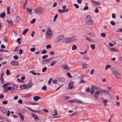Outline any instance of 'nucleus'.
<instances>
[{"mask_svg": "<svg viewBox=\"0 0 122 122\" xmlns=\"http://www.w3.org/2000/svg\"><path fill=\"white\" fill-rule=\"evenodd\" d=\"M53 34L51 29L48 28L45 34L46 37L48 40H50L52 38Z\"/></svg>", "mask_w": 122, "mask_h": 122, "instance_id": "obj_1", "label": "nucleus"}, {"mask_svg": "<svg viewBox=\"0 0 122 122\" xmlns=\"http://www.w3.org/2000/svg\"><path fill=\"white\" fill-rule=\"evenodd\" d=\"M85 22L88 25H92L93 24V22L91 16L88 15L86 17L85 20Z\"/></svg>", "mask_w": 122, "mask_h": 122, "instance_id": "obj_2", "label": "nucleus"}, {"mask_svg": "<svg viewBox=\"0 0 122 122\" xmlns=\"http://www.w3.org/2000/svg\"><path fill=\"white\" fill-rule=\"evenodd\" d=\"M64 35H62L59 36L56 38L55 41V42L56 43H58L60 41H61L64 38Z\"/></svg>", "mask_w": 122, "mask_h": 122, "instance_id": "obj_3", "label": "nucleus"}, {"mask_svg": "<svg viewBox=\"0 0 122 122\" xmlns=\"http://www.w3.org/2000/svg\"><path fill=\"white\" fill-rule=\"evenodd\" d=\"M100 93L103 95H107L109 93V91L105 90H102L100 91Z\"/></svg>", "mask_w": 122, "mask_h": 122, "instance_id": "obj_4", "label": "nucleus"}, {"mask_svg": "<svg viewBox=\"0 0 122 122\" xmlns=\"http://www.w3.org/2000/svg\"><path fill=\"white\" fill-rule=\"evenodd\" d=\"M74 84L73 81H71L70 82L68 85V89L71 90L74 88L73 85Z\"/></svg>", "mask_w": 122, "mask_h": 122, "instance_id": "obj_5", "label": "nucleus"}, {"mask_svg": "<svg viewBox=\"0 0 122 122\" xmlns=\"http://www.w3.org/2000/svg\"><path fill=\"white\" fill-rule=\"evenodd\" d=\"M99 95V92L98 91L96 92L94 96V99L95 100L97 101V100L98 97Z\"/></svg>", "mask_w": 122, "mask_h": 122, "instance_id": "obj_6", "label": "nucleus"}, {"mask_svg": "<svg viewBox=\"0 0 122 122\" xmlns=\"http://www.w3.org/2000/svg\"><path fill=\"white\" fill-rule=\"evenodd\" d=\"M52 57H51L50 58L47 59L43 60L42 61V63L43 64H45L51 61V60L52 59Z\"/></svg>", "mask_w": 122, "mask_h": 122, "instance_id": "obj_7", "label": "nucleus"}, {"mask_svg": "<svg viewBox=\"0 0 122 122\" xmlns=\"http://www.w3.org/2000/svg\"><path fill=\"white\" fill-rule=\"evenodd\" d=\"M32 82H31V81H30L29 83L27 84L26 85V88H25V89H27L29 88L32 86Z\"/></svg>", "mask_w": 122, "mask_h": 122, "instance_id": "obj_8", "label": "nucleus"}, {"mask_svg": "<svg viewBox=\"0 0 122 122\" xmlns=\"http://www.w3.org/2000/svg\"><path fill=\"white\" fill-rule=\"evenodd\" d=\"M10 64L14 66H16L18 65V63L16 61H12L10 63Z\"/></svg>", "mask_w": 122, "mask_h": 122, "instance_id": "obj_9", "label": "nucleus"}, {"mask_svg": "<svg viewBox=\"0 0 122 122\" xmlns=\"http://www.w3.org/2000/svg\"><path fill=\"white\" fill-rule=\"evenodd\" d=\"M62 67L66 71H69L70 69L69 67L67 65H64Z\"/></svg>", "mask_w": 122, "mask_h": 122, "instance_id": "obj_10", "label": "nucleus"}, {"mask_svg": "<svg viewBox=\"0 0 122 122\" xmlns=\"http://www.w3.org/2000/svg\"><path fill=\"white\" fill-rule=\"evenodd\" d=\"M0 110L1 112L4 114H5L6 113V110L3 107L0 108Z\"/></svg>", "mask_w": 122, "mask_h": 122, "instance_id": "obj_11", "label": "nucleus"}, {"mask_svg": "<svg viewBox=\"0 0 122 122\" xmlns=\"http://www.w3.org/2000/svg\"><path fill=\"white\" fill-rule=\"evenodd\" d=\"M64 42L67 43L69 42H70V38H64L63 40Z\"/></svg>", "mask_w": 122, "mask_h": 122, "instance_id": "obj_12", "label": "nucleus"}, {"mask_svg": "<svg viewBox=\"0 0 122 122\" xmlns=\"http://www.w3.org/2000/svg\"><path fill=\"white\" fill-rule=\"evenodd\" d=\"M58 81L59 82H64L65 81V79L63 77H61L58 78Z\"/></svg>", "mask_w": 122, "mask_h": 122, "instance_id": "obj_13", "label": "nucleus"}, {"mask_svg": "<svg viewBox=\"0 0 122 122\" xmlns=\"http://www.w3.org/2000/svg\"><path fill=\"white\" fill-rule=\"evenodd\" d=\"M70 42H72L75 41L77 39L76 38L74 37H72L70 38Z\"/></svg>", "mask_w": 122, "mask_h": 122, "instance_id": "obj_14", "label": "nucleus"}, {"mask_svg": "<svg viewBox=\"0 0 122 122\" xmlns=\"http://www.w3.org/2000/svg\"><path fill=\"white\" fill-rule=\"evenodd\" d=\"M15 88L14 86H9L8 87V90H10L11 91H13Z\"/></svg>", "mask_w": 122, "mask_h": 122, "instance_id": "obj_15", "label": "nucleus"}, {"mask_svg": "<svg viewBox=\"0 0 122 122\" xmlns=\"http://www.w3.org/2000/svg\"><path fill=\"white\" fill-rule=\"evenodd\" d=\"M31 115L32 116L35 120L37 121L38 120V117L35 114L32 113L31 114Z\"/></svg>", "mask_w": 122, "mask_h": 122, "instance_id": "obj_16", "label": "nucleus"}, {"mask_svg": "<svg viewBox=\"0 0 122 122\" xmlns=\"http://www.w3.org/2000/svg\"><path fill=\"white\" fill-rule=\"evenodd\" d=\"M18 115L20 118V119L22 121H23L24 119V117L23 115L21 113H18Z\"/></svg>", "mask_w": 122, "mask_h": 122, "instance_id": "obj_17", "label": "nucleus"}, {"mask_svg": "<svg viewBox=\"0 0 122 122\" xmlns=\"http://www.w3.org/2000/svg\"><path fill=\"white\" fill-rule=\"evenodd\" d=\"M43 8L42 7H39V14H40L42 12Z\"/></svg>", "mask_w": 122, "mask_h": 122, "instance_id": "obj_18", "label": "nucleus"}, {"mask_svg": "<svg viewBox=\"0 0 122 122\" xmlns=\"http://www.w3.org/2000/svg\"><path fill=\"white\" fill-rule=\"evenodd\" d=\"M26 10L27 11V12L29 13L31 15L32 13V10L31 9H29L28 8H26Z\"/></svg>", "mask_w": 122, "mask_h": 122, "instance_id": "obj_19", "label": "nucleus"}, {"mask_svg": "<svg viewBox=\"0 0 122 122\" xmlns=\"http://www.w3.org/2000/svg\"><path fill=\"white\" fill-rule=\"evenodd\" d=\"M92 1L94 2V3L96 5H101V3L99 2L95 1L94 0H92Z\"/></svg>", "mask_w": 122, "mask_h": 122, "instance_id": "obj_20", "label": "nucleus"}, {"mask_svg": "<svg viewBox=\"0 0 122 122\" xmlns=\"http://www.w3.org/2000/svg\"><path fill=\"white\" fill-rule=\"evenodd\" d=\"M20 88L21 89H22L24 88V89H25L26 88V84H24L23 85H21L20 86Z\"/></svg>", "mask_w": 122, "mask_h": 122, "instance_id": "obj_21", "label": "nucleus"}, {"mask_svg": "<svg viewBox=\"0 0 122 122\" xmlns=\"http://www.w3.org/2000/svg\"><path fill=\"white\" fill-rule=\"evenodd\" d=\"M82 68L83 69H84L86 68L87 64L86 63H82Z\"/></svg>", "mask_w": 122, "mask_h": 122, "instance_id": "obj_22", "label": "nucleus"}, {"mask_svg": "<svg viewBox=\"0 0 122 122\" xmlns=\"http://www.w3.org/2000/svg\"><path fill=\"white\" fill-rule=\"evenodd\" d=\"M19 111L20 112L23 113H25L27 112L26 110L25 109H20Z\"/></svg>", "mask_w": 122, "mask_h": 122, "instance_id": "obj_23", "label": "nucleus"}, {"mask_svg": "<svg viewBox=\"0 0 122 122\" xmlns=\"http://www.w3.org/2000/svg\"><path fill=\"white\" fill-rule=\"evenodd\" d=\"M114 74H115V76H121V74L117 71L115 72V73H114Z\"/></svg>", "mask_w": 122, "mask_h": 122, "instance_id": "obj_24", "label": "nucleus"}, {"mask_svg": "<svg viewBox=\"0 0 122 122\" xmlns=\"http://www.w3.org/2000/svg\"><path fill=\"white\" fill-rule=\"evenodd\" d=\"M57 62V61H55L53 62H52L50 64V65L51 66H53Z\"/></svg>", "mask_w": 122, "mask_h": 122, "instance_id": "obj_25", "label": "nucleus"}, {"mask_svg": "<svg viewBox=\"0 0 122 122\" xmlns=\"http://www.w3.org/2000/svg\"><path fill=\"white\" fill-rule=\"evenodd\" d=\"M53 114L52 115V116H55L57 115V111L56 110H54V111L53 112Z\"/></svg>", "mask_w": 122, "mask_h": 122, "instance_id": "obj_26", "label": "nucleus"}, {"mask_svg": "<svg viewBox=\"0 0 122 122\" xmlns=\"http://www.w3.org/2000/svg\"><path fill=\"white\" fill-rule=\"evenodd\" d=\"M109 49L112 51H113L114 52H116L117 51L114 48H112L111 47H109Z\"/></svg>", "mask_w": 122, "mask_h": 122, "instance_id": "obj_27", "label": "nucleus"}, {"mask_svg": "<svg viewBox=\"0 0 122 122\" xmlns=\"http://www.w3.org/2000/svg\"><path fill=\"white\" fill-rule=\"evenodd\" d=\"M77 48V47L75 45H73L72 47V50H76Z\"/></svg>", "mask_w": 122, "mask_h": 122, "instance_id": "obj_28", "label": "nucleus"}, {"mask_svg": "<svg viewBox=\"0 0 122 122\" xmlns=\"http://www.w3.org/2000/svg\"><path fill=\"white\" fill-rule=\"evenodd\" d=\"M8 25L12 26L13 25V21L12 20H10L8 22Z\"/></svg>", "mask_w": 122, "mask_h": 122, "instance_id": "obj_29", "label": "nucleus"}, {"mask_svg": "<svg viewBox=\"0 0 122 122\" xmlns=\"http://www.w3.org/2000/svg\"><path fill=\"white\" fill-rule=\"evenodd\" d=\"M28 30L27 29H25L22 32V34L23 35H25Z\"/></svg>", "mask_w": 122, "mask_h": 122, "instance_id": "obj_30", "label": "nucleus"}, {"mask_svg": "<svg viewBox=\"0 0 122 122\" xmlns=\"http://www.w3.org/2000/svg\"><path fill=\"white\" fill-rule=\"evenodd\" d=\"M107 102L108 101L107 100H104L103 101V102L104 104V105L105 106H107Z\"/></svg>", "mask_w": 122, "mask_h": 122, "instance_id": "obj_31", "label": "nucleus"}, {"mask_svg": "<svg viewBox=\"0 0 122 122\" xmlns=\"http://www.w3.org/2000/svg\"><path fill=\"white\" fill-rule=\"evenodd\" d=\"M83 59H84L86 60L87 61H89L90 60V58L88 57L85 56L83 57Z\"/></svg>", "mask_w": 122, "mask_h": 122, "instance_id": "obj_32", "label": "nucleus"}, {"mask_svg": "<svg viewBox=\"0 0 122 122\" xmlns=\"http://www.w3.org/2000/svg\"><path fill=\"white\" fill-rule=\"evenodd\" d=\"M58 16V15L57 14H56L55 15V16L54 17L53 21L55 22V20H56Z\"/></svg>", "mask_w": 122, "mask_h": 122, "instance_id": "obj_33", "label": "nucleus"}, {"mask_svg": "<svg viewBox=\"0 0 122 122\" xmlns=\"http://www.w3.org/2000/svg\"><path fill=\"white\" fill-rule=\"evenodd\" d=\"M6 74L7 75H10V74L9 70L8 69H7L6 71Z\"/></svg>", "mask_w": 122, "mask_h": 122, "instance_id": "obj_34", "label": "nucleus"}, {"mask_svg": "<svg viewBox=\"0 0 122 122\" xmlns=\"http://www.w3.org/2000/svg\"><path fill=\"white\" fill-rule=\"evenodd\" d=\"M33 99L35 101H37L38 100V96H36L34 97Z\"/></svg>", "mask_w": 122, "mask_h": 122, "instance_id": "obj_35", "label": "nucleus"}, {"mask_svg": "<svg viewBox=\"0 0 122 122\" xmlns=\"http://www.w3.org/2000/svg\"><path fill=\"white\" fill-rule=\"evenodd\" d=\"M47 68L46 67H45L42 69V71L43 72H44L47 70Z\"/></svg>", "mask_w": 122, "mask_h": 122, "instance_id": "obj_36", "label": "nucleus"}, {"mask_svg": "<svg viewBox=\"0 0 122 122\" xmlns=\"http://www.w3.org/2000/svg\"><path fill=\"white\" fill-rule=\"evenodd\" d=\"M5 13H2L0 15V17L1 18H3L5 16Z\"/></svg>", "mask_w": 122, "mask_h": 122, "instance_id": "obj_37", "label": "nucleus"}, {"mask_svg": "<svg viewBox=\"0 0 122 122\" xmlns=\"http://www.w3.org/2000/svg\"><path fill=\"white\" fill-rule=\"evenodd\" d=\"M90 47H91L92 50H94L95 48V46L94 44H92L91 45Z\"/></svg>", "mask_w": 122, "mask_h": 122, "instance_id": "obj_38", "label": "nucleus"}, {"mask_svg": "<svg viewBox=\"0 0 122 122\" xmlns=\"http://www.w3.org/2000/svg\"><path fill=\"white\" fill-rule=\"evenodd\" d=\"M58 11L59 13H65L64 10L59 9L58 10Z\"/></svg>", "mask_w": 122, "mask_h": 122, "instance_id": "obj_39", "label": "nucleus"}, {"mask_svg": "<svg viewBox=\"0 0 122 122\" xmlns=\"http://www.w3.org/2000/svg\"><path fill=\"white\" fill-rule=\"evenodd\" d=\"M42 89L44 91L46 90H47L46 86V85L44 86L42 88Z\"/></svg>", "mask_w": 122, "mask_h": 122, "instance_id": "obj_40", "label": "nucleus"}, {"mask_svg": "<svg viewBox=\"0 0 122 122\" xmlns=\"http://www.w3.org/2000/svg\"><path fill=\"white\" fill-rule=\"evenodd\" d=\"M111 67V65H107L106 66L105 69L106 70H107L108 68H110Z\"/></svg>", "mask_w": 122, "mask_h": 122, "instance_id": "obj_41", "label": "nucleus"}, {"mask_svg": "<svg viewBox=\"0 0 122 122\" xmlns=\"http://www.w3.org/2000/svg\"><path fill=\"white\" fill-rule=\"evenodd\" d=\"M0 80L1 81V83L2 84H3L4 82L3 81L4 79L3 77H0Z\"/></svg>", "mask_w": 122, "mask_h": 122, "instance_id": "obj_42", "label": "nucleus"}, {"mask_svg": "<svg viewBox=\"0 0 122 122\" xmlns=\"http://www.w3.org/2000/svg\"><path fill=\"white\" fill-rule=\"evenodd\" d=\"M52 79L51 78H50L48 81V85H50L52 81Z\"/></svg>", "mask_w": 122, "mask_h": 122, "instance_id": "obj_43", "label": "nucleus"}, {"mask_svg": "<svg viewBox=\"0 0 122 122\" xmlns=\"http://www.w3.org/2000/svg\"><path fill=\"white\" fill-rule=\"evenodd\" d=\"M48 56L47 55H45L43 56L42 57V58L43 59H44L47 58Z\"/></svg>", "mask_w": 122, "mask_h": 122, "instance_id": "obj_44", "label": "nucleus"}, {"mask_svg": "<svg viewBox=\"0 0 122 122\" xmlns=\"http://www.w3.org/2000/svg\"><path fill=\"white\" fill-rule=\"evenodd\" d=\"M29 73H30V74L32 73L34 75H36L37 74H37V73H36L35 72H34V71H30L29 72Z\"/></svg>", "mask_w": 122, "mask_h": 122, "instance_id": "obj_45", "label": "nucleus"}, {"mask_svg": "<svg viewBox=\"0 0 122 122\" xmlns=\"http://www.w3.org/2000/svg\"><path fill=\"white\" fill-rule=\"evenodd\" d=\"M117 106V107H118L120 106V102H119L116 101L115 102Z\"/></svg>", "mask_w": 122, "mask_h": 122, "instance_id": "obj_46", "label": "nucleus"}, {"mask_svg": "<svg viewBox=\"0 0 122 122\" xmlns=\"http://www.w3.org/2000/svg\"><path fill=\"white\" fill-rule=\"evenodd\" d=\"M110 23L112 25L114 26L115 25V23L113 21H111L110 22Z\"/></svg>", "mask_w": 122, "mask_h": 122, "instance_id": "obj_47", "label": "nucleus"}, {"mask_svg": "<svg viewBox=\"0 0 122 122\" xmlns=\"http://www.w3.org/2000/svg\"><path fill=\"white\" fill-rule=\"evenodd\" d=\"M16 19L18 21H20L21 20L19 16H17L16 17Z\"/></svg>", "mask_w": 122, "mask_h": 122, "instance_id": "obj_48", "label": "nucleus"}, {"mask_svg": "<svg viewBox=\"0 0 122 122\" xmlns=\"http://www.w3.org/2000/svg\"><path fill=\"white\" fill-rule=\"evenodd\" d=\"M13 58L15 60H17L18 58V57L17 55L14 56H13Z\"/></svg>", "mask_w": 122, "mask_h": 122, "instance_id": "obj_49", "label": "nucleus"}, {"mask_svg": "<svg viewBox=\"0 0 122 122\" xmlns=\"http://www.w3.org/2000/svg\"><path fill=\"white\" fill-rule=\"evenodd\" d=\"M101 36L103 37H105L106 36V34L105 33H102L101 34Z\"/></svg>", "mask_w": 122, "mask_h": 122, "instance_id": "obj_50", "label": "nucleus"}, {"mask_svg": "<svg viewBox=\"0 0 122 122\" xmlns=\"http://www.w3.org/2000/svg\"><path fill=\"white\" fill-rule=\"evenodd\" d=\"M36 21V19L35 18H34L31 21L30 23L32 24L34 23Z\"/></svg>", "mask_w": 122, "mask_h": 122, "instance_id": "obj_51", "label": "nucleus"}, {"mask_svg": "<svg viewBox=\"0 0 122 122\" xmlns=\"http://www.w3.org/2000/svg\"><path fill=\"white\" fill-rule=\"evenodd\" d=\"M8 103L7 101V100L4 101L2 102V103L4 104H6Z\"/></svg>", "mask_w": 122, "mask_h": 122, "instance_id": "obj_52", "label": "nucleus"}, {"mask_svg": "<svg viewBox=\"0 0 122 122\" xmlns=\"http://www.w3.org/2000/svg\"><path fill=\"white\" fill-rule=\"evenodd\" d=\"M23 101L21 99H19L18 101V102L20 104H21L22 103Z\"/></svg>", "mask_w": 122, "mask_h": 122, "instance_id": "obj_53", "label": "nucleus"}, {"mask_svg": "<svg viewBox=\"0 0 122 122\" xmlns=\"http://www.w3.org/2000/svg\"><path fill=\"white\" fill-rule=\"evenodd\" d=\"M51 46L50 44H48L46 46V48L47 49L50 48H51Z\"/></svg>", "mask_w": 122, "mask_h": 122, "instance_id": "obj_54", "label": "nucleus"}, {"mask_svg": "<svg viewBox=\"0 0 122 122\" xmlns=\"http://www.w3.org/2000/svg\"><path fill=\"white\" fill-rule=\"evenodd\" d=\"M19 49V46H18L17 47L15 48V49L14 50V51L13 52H14L15 51H18Z\"/></svg>", "mask_w": 122, "mask_h": 122, "instance_id": "obj_55", "label": "nucleus"}, {"mask_svg": "<svg viewBox=\"0 0 122 122\" xmlns=\"http://www.w3.org/2000/svg\"><path fill=\"white\" fill-rule=\"evenodd\" d=\"M89 9L88 7L87 6H85L84 7V8L83 9V10H88Z\"/></svg>", "mask_w": 122, "mask_h": 122, "instance_id": "obj_56", "label": "nucleus"}, {"mask_svg": "<svg viewBox=\"0 0 122 122\" xmlns=\"http://www.w3.org/2000/svg\"><path fill=\"white\" fill-rule=\"evenodd\" d=\"M28 109L29 110H30L31 111L34 112H38V111H35L34 110H32V109H31V108H28Z\"/></svg>", "mask_w": 122, "mask_h": 122, "instance_id": "obj_57", "label": "nucleus"}, {"mask_svg": "<svg viewBox=\"0 0 122 122\" xmlns=\"http://www.w3.org/2000/svg\"><path fill=\"white\" fill-rule=\"evenodd\" d=\"M74 5L76 8H79V5L77 4H74Z\"/></svg>", "mask_w": 122, "mask_h": 122, "instance_id": "obj_58", "label": "nucleus"}, {"mask_svg": "<svg viewBox=\"0 0 122 122\" xmlns=\"http://www.w3.org/2000/svg\"><path fill=\"white\" fill-rule=\"evenodd\" d=\"M36 50V48H32L30 49V51L31 52L34 51Z\"/></svg>", "mask_w": 122, "mask_h": 122, "instance_id": "obj_59", "label": "nucleus"}, {"mask_svg": "<svg viewBox=\"0 0 122 122\" xmlns=\"http://www.w3.org/2000/svg\"><path fill=\"white\" fill-rule=\"evenodd\" d=\"M46 52H47L46 50H44L42 51L41 53L43 54H45L46 53Z\"/></svg>", "mask_w": 122, "mask_h": 122, "instance_id": "obj_60", "label": "nucleus"}, {"mask_svg": "<svg viewBox=\"0 0 122 122\" xmlns=\"http://www.w3.org/2000/svg\"><path fill=\"white\" fill-rule=\"evenodd\" d=\"M64 99L66 100L69 99L70 97H69L65 96L64 97Z\"/></svg>", "mask_w": 122, "mask_h": 122, "instance_id": "obj_61", "label": "nucleus"}, {"mask_svg": "<svg viewBox=\"0 0 122 122\" xmlns=\"http://www.w3.org/2000/svg\"><path fill=\"white\" fill-rule=\"evenodd\" d=\"M23 53V51L21 49H20L19 50V54H22Z\"/></svg>", "mask_w": 122, "mask_h": 122, "instance_id": "obj_62", "label": "nucleus"}, {"mask_svg": "<svg viewBox=\"0 0 122 122\" xmlns=\"http://www.w3.org/2000/svg\"><path fill=\"white\" fill-rule=\"evenodd\" d=\"M116 69L114 68H112V71L113 73H115V72H117L116 71H115Z\"/></svg>", "mask_w": 122, "mask_h": 122, "instance_id": "obj_63", "label": "nucleus"}, {"mask_svg": "<svg viewBox=\"0 0 122 122\" xmlns=\"http://www.w3.org/2000/svg\"><path fill=\"white\" fill-rule=\"evenodd\" d=\"M50 54L51 55H54L55 54V53L54 52L51 51L50 52Z\"/></svg>", "mask_w": 122, "mask_h": 122, "instance_id": "obj_64", "label": "nucleus"}]
</instances>
